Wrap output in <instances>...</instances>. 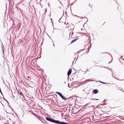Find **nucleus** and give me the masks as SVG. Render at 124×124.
Returning a JSON list of instances; mask_svg holds the SVG:
<instances>
[{"label": "nucleus", "mask_w": 124, "mask_h": 124, "mask_svg": "<svg viewBox=\"0 0 124 124\" xmlns=\"http://www.w3.org/2000/svg\"><path fill=\"white\" fill-rule=\"evenodd\" d=\"M72 71V69H70L68 71V73H67V75H68L69 76L70 75L71 72Z\"/></svg>", "instance_id": "1"}, {"label": "nucleus", "mask_w": 124, "mask_h": 124, "mask_svg": "<svg viewBox=\"0 0 124 124\" xmlns=\"http://www.w3.org/2000/svg\"><path fill=\"white\" fill-rule=\"evenodd\" d=\"M93 92L94 94H97L98 93V91L97 89H95L93 90Z\"/></svg>", "instance_id": "2"}, {"label": "nucleus", "mask_w": 124, "mask_h": 124, "mask_svg": "<svg viewBox=\"0 0 124 124\" xmlns=\"http://www.w3.org/2000/svg\"><path fill=\"white\" fill-rule=\"evenodd\" d=\"M61 97L62 99L64 100H66V98L64 96H63L62 95Z\"/></svg>", "instance_id": "3"}, {"label": "nucleus", "mask_w": 124, "mask_h": 124, "mask_svg": "<svg viewBox=\"0 0 124 124\" xmlns=\"http://www.w3.org/2000/svg\"><path fill=\"white\" fill-rule=\"evenodd\" d=\"M56 93L58 94L60 96V97L62 95V94L61 93H60V92H56Z\"/></svg>", "instance_id": "4"}, {"label": "nucleus", "mask_w": 124, "mask_h": 124, "mask_svg": "<svg viewBox=\"0 0 124 124\" xmlns=\"http://www.w3.org/2000/svg\"><path fill=\"white\" fill-rule=\"evenodd\" d=\"M39 118V119L42 122L44 123V122H43V121H42V119H43V118H42L41 117H40V116H39V117H38Z\"/></svg>", "instance_id": "5"}, {"label": "nucleus", "mask_w": 124, "mask_h": 124, "mask_svg": "<svg viewBox=\"0 0 124 124\" xmlns=\"http://www.w3.org/2000/svg\"><path fill=\"white\" fill-rule=\"evenodd\" d=\"M73 39L72 40V41H71V44L72 43H73L76 40H77V39Z\"/></svg>", "instance_id": "6"}, {"label": "nucleus", "mask_w": 124, "mask_h": 124, "mask_svg": "<svg viewBox=\"0 0 124 124\" xmlns=\"http://www.w3.org/2000/svg\"><path fill=\"white\" fill-rule=\"evenodd\" d=\"M33 115H34L35 116H37V117H39V116H38L37 114H35V113H33Z\"/></svg>", "instance_id": "7"}, {"label": "nucleus", "mask_w": 124, "mask_h": 124, "mask_svg": "<svg viewBox=\"0 0 124 124\" xmlns=\"http://www.w3.org/2000/svg\"><path fill=\"white\" fill-rule=\"evenodd\" d=\"M91 99L93 100H99V99H96V98H91Z\"/></svg>", "instance_id": "8"}, {"label": "nucleus", "mask_w": 124, "mask_h": 124, "mask_svg": "<svg viewBox=\"0 0 124 124\" xmlns=\"http://www.w3.org/2000/svg\"><path fill=\"white\" fill-rule=\"evenodd\" d=\"M23 93L21 92H20L19 93V94L21 96H22L23 95Z\"/></svg>", "instance_id": "9"}, {"label": "nucleus", "mask_w": 124, "mask_h": 124, "mask_svg": "<svg viewBox=\"0 0 124 124\" xmlns=\"http://www.w3.org/2000/svg\"><path fill=\"white\" fill-rule=\"evenodd\" d=\"M100 82L101 83H102L103 84H107V83H105V82H102V81H100V82Z\"/></svg>", "instance_id": "10"}, {"label": "nucleus", "mask_w": 124, "mask_h": 124, "mask_svg": "<svg viewBox=\"0 0 124 124\" xmlns=\"http://www.w3.org/2000/svg\"><path fill=\"white\" fill-rule=\"evenodd\" d=\"M82 18H86V17H82Z\"/></svg>", "instance_id": "11"}, {"label": "nucleus", "mask_w": 124, "mask_h": 124, "mask_svg": "<svg viewBox=\"0 0 124 124\" xmlns=\"http://www.w3.org/2000/svg\"><path fill=\"white\" fill-rule=\"evenodd\" d=\"M0 92L1 93H2L1 92V90L0 89Z\"/></svg>", "instance_id": "12"}, {"label": "nucleus", "mask_w": 124, "mask_h": 124, "mask_svg": "<svg viewBox=\"0 0 124 124\" xmlns=\"http://www.w3.org/2000/svg\"><path fill=\"white\" fill-rule=\"evenodd\" d=\"M104 67V68H108V67Z\"/></svg>", "instance_id": "13"}, {"label": "nucleus", "mask_w": 124, "mask_h": 124, "mask_svg": "<svg viewBox=\"0 0 124 124\" xmlns=\"http://www.w3.org/2000/svg\"><path fill=\"white\" fill-rule=\"evenodd\" d=\"M115 78L116 79H117L116 78ZM118 80H120L118 79Z\"/></svg>", "instance_id": "14"}, {"label": "nucleus", "mask_w": 124, "mask_h": 124, "mask_svg": "<svg viewBox=\"0 0 124 124\" xmlns=\"http://www.w3.org/2000/svg\"><path fill=\"white\" fill-rule=\"evenodd\" d=\"M28 79H29L30 78V77H28Z\"/></svg>", "instance_id": "15"}, {"label": "nucleus", "mask_w": 124, "mask_h": 124, "mask_svg": "<svg viewBox=\"0 0 124 124\" xmlns=\"http://www.w3.org/2000/svg\"><path fill=\"white\" fill-rule=\"evenodd\" d=\"M69 84H68V86L69 87Z\"/></svg>", "instance_id": "16"}, {"label": "nucleus", "mask_w": 124, "mask_h": 124, "mask_svg": "<svg viewBox=\"0 0 124 124\" xmlns=\"http://www.w3.org/2000/svg\"><path fill=\"white\" fill-rule=\"evenodd\" d=\"M61 19V18H60V19L59 20V22H60V20Z\"/></svg>", "instance_id": "17"}, {"label": "nucleus", "mask_w": 124, "mask_h": 124, "mask_svg": "<svg viewBox=\"0 0 124 124\" xmlns=\"http://www.w3.org/2000/svg\"><path fill=\"white\" fill-rule=\"evenodd\" d=\"M85 91V90H84V89L83 90V91Z\"/></svg>", "instance_id": "18"}, {"label": "nucleus", "mask_w": 124, "mask_h": 124, "mask_svg": "<svg viewBox=\"0 0 124 124\" xmlns=\"http://www.w3.org/2000/svg\"><path fill=\"white\" fill-rule=\"evenodd\" d=\"M111 62H109L108 63H110Z\"/></svg>", "instance_id": "19"}, {"label": "nucleus", "mask_w": 124, "mask_h": 124, "mask_svg": "<svg viewBox=\"0 0 124 124\" xmlns=\"http://www.w3.org/2000/svg\"><path fill=\"white\" fill-rule=\"evenodd\" d=\"M89 79H87V81H89Z\"/></svg>", "instance_id": "20"}, {"label": "nucleus", "mask_w": 124, "mask_h": 124, "mask_svg": "<svg viewBox=\"0 0 124 124\" xmlns=\"http://www.w3.org/2000/svg\"><path fill=\"white\" fill-rule=\"evenodd\" d=\"M87 71H89V70H87L86 71V72Z\"/></svg>", "instance_id": "21"}, {"label": "nucleus", "mask_w": 124, "mask_h": 124, "mask_svg": "<svg viewBox=\"0 0 124 124\" xmlns=\"http://www.w3.org/2000/svg\"><path fill=\"white\" fill-rule=\"evenodd\" d=\"M50 19L52 20V19L51 18H50Z\"/></svg>", "instance_id": "22"}, {"label": "nucleus", "mask_w": 124, "mask_h": 124, "mask_svg": "<svg viewBox=\"0 0 124 124\" xmlns=\"http://www.w3.org/2000/svg\"><path fill=\"white\" fill-rule=\"evenodd\" d=\"M112 76L113 77H113V74H112Z\"/></svg>", "instance_id": "23"}, {"label": "nucleus", "mask_w": 124, "mask_h": 124, "mask_svg": "<svg viewBox=\"0 0 124 124\" xmlns=\"http://www.w3.org/2000/svg\"><path fill=\"white\" fill-rule=\"evenodd\" d=\"M53 45H54V46H55L54 44Z\"/></svg>", "instance_id": "24"}, {"label": "nucleus", "mask_w": 124, "mask_h": 124, "mask_svg": "<svg viewBox=\"0 0 124 124\" xmlns=\"http://www.w3.org/2000/svg\"><path fill=\"white\" fill-rule=\"evenodd\" d=\"M67 24H68V23Z\"/></svg>", "instance_id": "25"}, {"label": "nucleus", "mask_w": 124, "mask_h": 124, "mask_svg": "<svg viewBox=\"0 0 124 124\" xmlns=\"http://www.w3.org/2000/svg\"><path fill=\"white\" fill-rule=\"evenodd\" d=\"M122 57H121V59H122Z\"/></svg>", "instance_id": "26"}]
</instances>
